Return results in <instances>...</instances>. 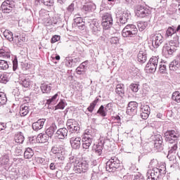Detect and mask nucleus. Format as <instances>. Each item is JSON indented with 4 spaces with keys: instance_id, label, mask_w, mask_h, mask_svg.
<instances>
[{
    "instance_id": "obj_50",
    "label": "nucleus",
    "mask_w": 180,
    "mask_h": 180,
    "mask_svg": "<svg viewBox=\"0 0 180 180\" xmlns=\"http://www.w3.org/2000/svg\"><path fill=\"white\" fill-rule=\"evenodd\" d=\"M65 65L69 68H72L74 66L72 65V60H71V57H67L65 60Z\"/></svg>"
},
{
    "instance_id": "obj_30",
    "label": "nucleus",
    "mask_w": 180,
    "mask_h": 180,
    "mask_svg": "<svg viewBox=\"0 0 180 180\" xmlns=\"http://www.w3.org/2000/svg\"><path fill=\"white\" fill-rule=\"evenodd\" d=\"M0 57H3L4 58H11V50L7 47H2V49H0Z\"/></svg>"
},
{
    "instance_id": "obj_52",
    "label": "nucleus",
    "mask_w": 180,
    "mask_h": 180,
    "mask_svg": "<svg viewBox=\"0 0 180 180\" xmlns=\"http://www.w3.org/2000/svg\"><path fill=\"white\" fill-rule=\"evenodd\" d=\"M176 150H178V143H173V146L169 150V154H173Z\"/></svg>"
},
{
    "instance_id": "obj_46",
    "label": "nucleus",
    "mask_w": 180,
    "mask_h": 180,
    "mask_svg": "<svg viewBox=\"0 0 180 180\" xmlns=\"http://www.w3.org/2000/svg\"><path fill=\"white\" fill-rule=\"evenodd\" d=\"M172 101H175L177 103H180V93L179 91H175L172 96Z\"/></svg>"
},
{
    "instance_id": "obj_14",
    "label": "nucleus",
    "mask_w": 180,
    "mask_h": 180,
    "mask_svg": "<svg viewBox=\"0 0 180 180\" xmlns=\"http://www.w3.org/2000/svg\"><path fill=\"white\" fill-rule=\"evenodd\" d=\"M103 146H105V141L101 140L98 144L94 145L93 147V151L97 157H102L103 153Z\"/></svg>"
},
{
    "instance_id": "obj_1",
    "label": "nucleus",
    "mask_w": 180,
    "mask_h": 180,
    "mask_svg": "<svg viewBox=\"0 0 180 180\" xmlns=\"http://www.w3.org/2000/svg\"><path fill=\"white\" fill-rule=\"evenodd\" d=\"M176 32H180V25L178 27H169L166 30V39L173 36V39L169 42V44H165L162 48V54L166 57L167 56H172L176 51V49L179 47V37L176 34Z\"/></svg>"
},
{
    "instance_id": "obj_64",
    "label": "nucleus",
    "mask_w": 180,
    "mask_h": 180,
    "mask_svg": "<svg viewBox=\"0 0 180 180\" xmlns=\"http://www.w3.org/2000/svg\"><path fill=\"white\" fill-rule=\"evenodd\" d=\"M74 6H75L74 3H72L70 6H68V7L67 8V11H68V12H69V13H72V11L75 9Z\"/></svg>"
},
{
    "instance_id": "obj_58",
    "label": "nucleus",
    "mask_w": 180,
    "mask_h": 180,
    "mask_svg": "<svg viewBox=\"0 0 180 180\" xmlns=\"http://www.w3.org/2000/svg\"><path fill=\"white\" fill-rule=\"evenodd\" d=\"M134 180H146V179H144V176H143V174L138 172L134 175Z\"/></svg>"
},
{
    "instance_id": "obj_8",
    "label": "nucleus",
    "mask_w": 180,
    "mask_h": 180,
    "mask_svg": "<svg viewBox=\"0 0 180 180\" xmlns=\"http://www.w3.org/2000/svg\"><path fill=\"white\" fill-rule=\"evenodd\" d=\"M120 167V160L116 157L111 158L107 162L105 169L108 172H115Z\"/></svg>"
},
{
    "instance_id": "obj_40",
    "label": "nucleus",
    "mask_w": 180,
    "mask_h": 180,
    "mask_svg": "<svg viewBox=\"0 0 180 180\" xmlns=\"http://www.w3.org/2000/svg\"><path fill=\"white\" fill-rule=\"evenodd\" d=\"M98 102H99V98L96 97V99L87 108V110L90 112V113L94 112V109H95V106H96Z\"/></svg>"
},
{
    "instance_id": "obj_19",
    "label": "nucleus",
    "mask_w": 180,
    "mask_h": 180,
    "mask_svg": "<svg viewBox=\"0 0 180 180\" xmlns=\"http://www.w3.org/2000/svg\"><path fill=\"white\" fill-rule=\"evenodd\" d=\"M154 147L157 150H160V151L163 150L164 145L162 144V136L160 134L155 135L154 137Z\"/></svg>"
},
{
    "instance_id": "obj_15",
    "label": "nucleus",
    "mask_w": 180,
    "mask_h": 180,
    "mask_svg": "<svg viewBox=\"0 0 180 180\" xmlns=\"http://www.w3.org/2000/svg\"><path fill=\"white\" fill-rule=\"evenodd\" d=\"M90 29L93 33L96 36H99V33H101V25L96 20H94L91 22L89 25Z\"/></svg>"
},
{
    "instance_id": "obj_35",
    "label": "nucleus",
    "mask_w": 180,
    "mask_h": 180,
    "mask_svg": "<svg viewBox=\"0 0 180 180\" xmlns=\"http://www.w3.org/2000/svg\"><path fill=\"white\" fill-rule=\"evenodd\" d=\"M9 155L6 154L0 158V165H9Z\"/></svg>"
},
{
    "instance_id": "obj_42",
    "label": "nucleus",
    "mask_w": 180,
    "mask_h": 180,
    "mask_svg": "<svg viewBox=\"0 0 180 180\" xmlns=\"http://www.w3.org/2000/svg\"><path fill=\"white\" fill-rule=\"evenodd\" d=\"M86 68V66L85 65V62L82 63L80 64L79 67L77 68L76 69V72L79 75H81L82 72H85V69Z\"/></svg>"
},
{
    "instance_id": "obj_60",
    "label": "nucleus",
    "mask_w": 180,
    "mask_h": 180,
    "mask_svg": "<svg viewBox=\"0 0 180 180\" xmlns=\"http://www.w3.org/2000/svg\"><path fill=\"white\" fill-rule=\"evenodd\" d=\"M110 44H117L118 41H119V37H112L110 38Z\"/></svg>"
},
{
    "instance_id": "obj_18",
    "label": "nucleus",
    "mask_w": 180,
    "mask_h": 180,
    "mask_svg": "<svg viewBox=\"0 0 180 180\" xmlns=\"http://www.w3.org/2000/svg\"><path fill=\"white\" fill-rule=\"evenodd\" d=\"M86 136H89V132H85L84 137L82 138V147L84 150H88L92 144V139Z\"/></svg>"
},
{
    "instance_id": "obj_27",
    "label": "nucleus",
    "mask_w": 180,
    "mask_h": 180,
    "mask_svg": "<svg viewBox=\"0 0 180 180\" xmlns=\"http://www.w3.org/2000/svg\"><path fill=\"white\" fill-rule=\"evenodd\" d=\"M37 143H47V141H49V139H50V137L48 136V134L45 132L44 134L41 133L39 134H38V136H37Z\"/></svg>"
},
{
    "instance_id": "obj_13",
    "label": "nucleus",
    "mask_w": 180,
    "mask_h": 180,
    "mask_svg": "<svg viewBox=\"0 0 180 180\" xmlns=\"http://www.w3.org/2000/svg\"><path fill=\"white\" fill-rule=\"evenodd\" d=\"M139 107V103L136 101H130L128 103L127 108V113L129 116H134V115H137V108Z\"/></svg>"
},
{
    "instance_id": "obj_54",
    "label": "nucleus",
    "mask_w": 180,
    "mask_h": 180,
    "mask_svg": "<svg viewBox=\"0 0 180 180\" xmlns=\"http://www.w3.org/2000/svg\"><path fill=\"white\" fill-rule=\"evenodd\" d=\"M105 109L106 112H109V113H112V112H113V103H108Z\"/></svg>"
},
{
    "instance_id": "obj_7",
    "label": "nucleus",
    "mask_w": 180,
    "mask_h": 180,
    "mask_svg": "<svg viewBox=\"0 0 180 180\" xmlns=\"http://www.w3.org/2000/svg\"><path fill=\"white\" fill-rule=\"evenodd\" d=\"M66 126L69 130V137H72L75 133L78 134L79 130H81L79 124L74 119H70L67 121Z\"/></svg>"
},
{
    "instance_id": "obj_33",
    "label": "nucleus",
    "mask_w": 180,
    "mask_h": 180,
    "mask_svg": "<svg viewBox=\"0 0 180 180\" xmlns=\"http://www.w3.org/2000/svg\"><path fill=\"white\" fill-rule=\"evenodd\" d=\"M168 63L167 62H160L159 64V72L160 74H167L168 68H167Z\"/></svg>"
},
{
    "instance_id": "obj_31",
    "label": "nucleus",
    "mask_w": 180,
    "mask_h": 180,
    "mask_svg": "<svg viewBox=\"0 0 180 180\" xmlns=\"http://www.w3.org/2000/svg\"><path fill=\"white\" fill-rule=\"evenodd\" d=\"M20 84L24 88H30V85H32V81H30L29 77H24L20 80Z\"/></svg>"
},
{
    "instance_id": "obj_51",
    "label": "nucleus",
    "mask_w": 180,
    "mask_h": 180,
    "mask_svg": "<svg viewBox=\"0 0 180 180\" xmlns=\"http://www.w3.org/2000/svg\"><path fill=\"white\" fill-rule=\"evenodd\" d=\"M137 27H138L139 32H143V30H144L146 29V27H147V22H140L138 23Z\"/></svg>"
},
{
    "instance_id": "obj_56",
    "label": "nucleus",
    "mask_w": 180,
    "mask_h": 180,
    "mask_svg": "<svg viewBox=\"0 0 180 180\" xmlns=\"http://www.w3.org/2000/svg\"><path fill=\"white\" fill-rule=\"evenodd\" d=\"M71 60L73 67H75V65H78V63H81V59L79 57L71 58Z\"/></svg>"
},
{
    "instance_id": "obj_4",
    "label": "nucleus",
    "mask_w": 180,
    "mask_h": 180,
    "mask_svg": "<svg viewBox=\"0 0 180 180\" xmlns=\"http://www.w3.org/2000/svg\"><path fill=\"white\" fill-rule=\"evenodd\" d=\"M164 137L166 143H169V144L178 143L180 137L179 131L178 129H169L165 132Z\"/></svg>"
},
{
    "instance_id": "obj_37",
    "label": "nucleus",
    "mask_w": 180,
    "mask_h": 180,
    "mask_svg": "<svg viewBox=\"0 0 180 180\" xmlns=\"http://www.w3.org/2000/svg\"><path fill=\"white\" fill-rule=\"evenodd\" d=\"M96 115H99L101 117H106V116H108V111H106L105 106L102 105L97 110Z\"/></svg>"
},
{
    "instance_id": "obj_49",
    "label": "nucleus",
    "mask_w": 180,
    "mask_h": 180,
    "mask_svg": "<svg viewBox=\"0 0 180 180\" xmlns=\"http://www.w3.org/2000/svg\"><path fill=\"white\" fill-rule=\"evenodd\" d=\"M9 65L8 62L4 60H0V70H8Z\"/></svg>"
},
{
    "instance_id": "obj_55",
    "label": "nucleus",
    "mask_w": 180,
    "mask_h": 180,
    "mask_svg": "<svg viewBox=\"0 0 180 180\" xmlns=\"http://www.w3.org/2000/svg\"><path fill=\"white\" fill-rule=\"evenodd\" d=\"M75 26L78 27L79 30H85V29H86V26H85V22L84 21L79 22V24H76Z\"/></svg>"
},
{
    "instance_id": "obj_6",
    "label": "nucleus",
    "mask_w": 180,
    "mask_h": 180,
    "mask_svg": "<svg viewBox=\"0 0 180 180\" xmlns=\"http://www.w3.org/2000/svg\"><path fill=\"white\" fill-rule=\"evenodd\" d=\"M135 15L137 18H141V19L144 18L150 19L151 18V10L143 6H137L135 8Z\"/></svg>"
},
{
    "instance_id": "obj_45",
    "label": "nucleus",
    "mask_w": 180,
    "mask_h": 180,
    "mask_svg": "<svg viewBox=\"0 0 180 180\" xmlns=\"http://www.w3.org/2000/svg\"><path fill=\"white\" fill-rule=\"evenodd\" d=\"M8 102V98H6V94L4 92H0V106H3Z\"/></svg>"
},
{
    "instance_id": "obj_53",
    "label": "nucleus",
    "mask_w": 180,
    "mask_h": 180,
    "mask_svg": "<svg viewBox=\"0 0 180 180\" xmlns=\"http://www.w3.org/2000/svg\"><path fill=\"white\" fill-rule=\"evenodd\" d=\"M35 161L38 164H41V165H46V159L44 158L36 157Z\"/></svg>"
},
{
    "instance_id": "obj_10",
    "label": "nucleus",
    "mask_w": 180,
    "mask_h": 180,
    "mask_svg": "<svg viewBox=\"0 0 180 180\" xmlns=\"http://www.w3.org/2000/svg\"><path fill=\"white\" fill-rule=\"evenodd\" d=\"M150 40L152 41V47H150L152 51H155V50H157V49L160 47V45L162 44L164 41L162 35L160 33L152 34Z\"/></svg>"
},
{
    "instance_id": "obj_63",
    "label": "nucleus",
    "mask_w": 180,
    "mask_h": 180,
    "mask_svg": "<svg viewBox=\"0 0 180 180\" xmlns=\"http://www.w3.org/2000/svg\"><path fill=\"white\" fill-rule=\"evenodd\" d=\"M58 40H60V36L54 35L53 37H52V38L51 39V43H52V44L57 43V41H58Z\"/></svg>"
},
{
    "instance_id": "obj_39",
    "label": "nucleus",
    "mask_w": 180,
    "mask_h": 180,
    "mask_svg": "<svg viewBox=\"0 0 180 180\" xmlns=\"http://www.w3.org/2000/svg\"><path fill=\"white\" fill-rule=\"evenodd\" d=\"M65 106H67V103L65 102V100L60 99L59 103L55 106V110H57L58 109L63 110Z\"/></svg>"
},
{
    "instance_id": "obj_22",
    "label": "nucleus",
    "mask_w": 180,
    "mask_h": 180,
    "mask_svg": "<svg viewBox=\"0 0 180 180\" xmlns=\"http://www.w3.org/2000/svg\"><path fill=\"white\" fill-rule=\"evenodd\" d=\"M56 131H57V124L56 122H52L49 127L46 129L45 133L51 139L56 134Z\"/></svg>"
},
{
    "instance_id": "obj_59",
    "label": "nucleus",
    "mask_w": 180,
    "mask_h": 180,
    "mask_svg": "<svg viewBox=\"0 0 180 180\" xmlns=\"http://www.w3.org/2000/svg\"><path fill=\"white\" fill-rule=\"evenodd\" d=\"M18 58L15 57L13 60V70L16 71L18 70Z\"/></svg>"
},
{
    "instance_id": "obj_32",
    "label": "nucleus",
    "mask_w": 180,
    "mask_h": 180,
    "mask_svg": "<svg viewBox=\"0 0 180 180\" xmlns=\"http://www.w3.org/2000/svg\"><path fill=\"white\" fill-rule=\"evenodd\" d=\"M41 91L42 94H50L51 92V84H47L43 83L41 84Z\"/></svg>"
},
{
    "instance_id": "obj_3",
    "label": "nucleus",
    "mask_w": 180,
    "mask_h": 180,
    "mask_svg": "<svg viewBox=\"0 0 180 180\" xmlns=\"http://www.w3.org/2000/svg\"><path fill=\"white\" fill-rule=\"evenodd\" d=\"M139 33V30L135 25L128 24L125 26V27L122 31V37H127L128 39H131L136 40V41H139V36L137 35Z\"/></svg>"
},
{
    "instance_id": "obj_21",
    "label": "nucleus",
    "mask_w": 180,
    "mask_h": 180,
    "mask_svg": "<svg viewBox=\"0 0 180 180\" xmlns=\"http://www.w3.org/2000/svg\"><path fill=\"white\" fill-rule=\"evenodd\" d=\"M44 123H46V119H39L37 122L32 123V129L34 131H39V130H41L44 126Z\"/></svg>"
},
{
    "instance_id": "obj_16",
    "label": "nucleus",
    "mask_w": 180,
    "mask_h": 180,
    "mask_svg": "<svg viewBox=\"0 0 180 180\" xmlns=\"http://www.w3.org/2000/svg\"><path fill=\"white\" fill-rule=\"evenodd\" d=\"M63 150L64 149L63 148V147H61V146L55 145L51 148V153H53V154H58V160H60V161H64V160H65V158L63 156Z\"/></svg>"
},
{
    "instance_id": "obj_20",
    "label": "nucleus",
    "mask_w": 180,
    "mask_h": 180,
    "mask_svg": "<svg viewBox=\"0 0 180 180\" xmlns=\"http://www.w3.org/2000/svg\"><path fill=\"white\" fill-rule=\"evenodd\" d=\"M55 134L59 140H64L67 139V136H68V129L65 127L58 129Z\"/></svg>"
},
{
    "instance_id": "obj_61",
    "label": "nucleus",
    "mask_w": 180,
    "mask_h": 180,
    "mask_svg": "<svg viewBox=\"0 0 180 180\" xmlns=\"http://www.w3.org/2000/svg\"><path fill=\"white\" fill-rule=\"evenodd\" d=\"M150 112H141L140 116L143 120H147V119H148V116H150Z\"/></svg>"
},
{
    "instance_id": "obj_47",
    "label": "nucleus",
    "mask_w": 180,
    "mask_h": 180,
    "mask_svg": "<svg viewBox=\"0 0 180 180\" xmlns=\"http://www.w3.org/2000/svg\"><path fill=\"white\" fill-rule=\"evenodd\" d=\"M141 112H143V113H150L151 112V109L150 108V106L146 104L141 105Z\"/></svg>"
},
{
    "instance_id": "obj_24",
    "label": "nucleus",
    "mask_w": 180,
    "mask_h": 180,
    "mask_svg": "<svg viewBox=\"0 0 180 180\" xmlns=\"http://www.w3.org/2000/svg\"><path fill=\"white\" fill-rule=\"evenodd\" d=\"M129 19H130V13L124 11L119 17V22L120 25H126L129 22Z\"/></svg>"
},
{
    "instance_id": "obj_43",
    "label": "nucleus",
    "mask_w": 180,
    "mask_h": 180,
    "mask_svg": "<svg viewBox=\"0 0 180 180\" xmlns=\"http://www.w3.org/2000/svg\"><path fill=\"white\" fill-rule=\"evenodd\" d=\"M40 5H44V6H53L54 5V0H39Z\"/></svg>"
},
{
    "instance_id": "obj_26",
    "label": "nucleus",
    "mask_w": 180,
    "mask_h": 180,
    "mask_svg": "<svg viewBox=\"0 0 180 180\" xmlns=\"http://www.w3.org/2000/svg\"><path fill=\"white\" fill-rule=\"evenodd\" d=\"M138 61L144 64L147 61V52L146 50H141L138 53Z\"/></svg>"
},
{
    "instance_id": "obj_9",
    "label": "nucleus",
    "mask_w": 180,
    "mask_h": 180,
    "mask_svg": "<svg viewBox=\"0 0 180 180\" xmlns=\"http://www.w3.org/2000/svg\"><path fill=\"white\" fill-rule=\"evenodd\" d=\"M101 25L103 26V29L104 30V34L108 33V29L113 25V18H112V14L109 13H105L102 17V22Z\"/></svg>"
},
{
    "instance_id": "obj_12",
    "label": "nucleus",
    "mask_w": 180,
    "mask_h": 180,
    "mask_svg": "<svg viewBox=\"0 0 180 180\" xmlns=\"http://www.w3.org/2000/svg\"><path fill=\"white\" fill-rule=\"evenodd\" d=\"M15 8V1L13 0H6L1 6L3 13H11Z\"/></svg>"
},
{
    "instance_id": "obj_48",
    "label": "nucleus",
    "mask_w": 180,
    "mask_h": 180,
    "mask_svg": "<svg viewBox=\"0 0 180 180\" xmlns=\"http://www.w3.org/2000/svg\"><path fill=\"white\" fill-rule=\"evenodd\" d=\"M139 86H140V84L132 83L130 84L129 89H131V91H132V92L136 93V92H139V89H140Z\"/></svg>"
},
{
    "instance_id": "obj_28",
    "label": "nucleus",
    "mask_w": 180,
    "mask_h": 180,
    "mask_svg": "<svg viewBox=\"0 0 180 180\" xmlns=\"http://www.w3.org/2000/svg\"><path fill=\"white\" fill-rule=\"evenodd\" d=\"M115 94L120 96V98H123L124 96V84H118L116 86Z\"/></svg>"
},
{
    "instance_id": "obj_44",
    "label": "nucleus",
    "mask_w": 180,
    "mask_h": 180,
    "mask_svg": "<svg viewBox=\"0 0 180 180\" xmlns=\"http://www.w3.org/2000/svg\"><path fill=\"white\" fill-rule=\"evenodd\" d=\"M13 42L15 43V44H19V43H22V41H23V40H25V38L23 37H20V34H14L13 36Z\"/></svg>"
},
{
    "instance_id": "obj_36",
    "label": "nucleus",
    "mask_w": 180,
    "mask_h": 180,
    "mask_svg": "<svg viewBox=\"0 0 180 180\" xmlns=\"http://www.w3.org/2000/svg\"><path fill=\"white\" fill-rule=\"evenodd\" d=\"M15 142L18 144H22L25 141V136L22 132L17 134L14 138Z\"/></svg>"
},
{
    "instance_id": "obj_29",
    "label": "nucleus",
    "mask_w": 180,
    "mask_h": 180,
    "mask_svg": "<svg viewBox=\"0 0 180 180\" xmlns=\"http://www.w3.org/2000/svg\"><path fill=\"white\" fill-rule=\"evenodd\" d=\"M11 77H12V73L4 72L0 74V82L1 84H6L9 82V79H11Z\"/></svg>"
},
{
    "instance_id": "obj_25",
    "label": "nucleus",
    "mask_w": 180,
    "mask_h": 180,
    "mask_svg": "<svg viewBox=\"0 0 180 180\" xmlns=\"http://www.w3.org/2000/svg\"><path fill=\"white\" fill-rule=\"evenodd\" d=\"M30 110V108L29 107V104L25 103L24 104L21 105L20 107V116L22 117H25V116H27Z\"/></svg>"
},
{
    "instance_id": "obj_17",
    "label": "nucleus",
    "mask_w": 180,
    "mask_h": 180,
    "mask_svg": "<svg viewBox=\"0 0 180 180\" xmlns=\"http://www.w3.org/2000/svg\"><path fill=\"white\" fill-rule=\"evenodd\" d=\"M70 138V143L71 144L72 148H73V150H79V148L81 147V137H73L72 136Z\"/></svg>"
},
{
    "instance_id": "obj_41",
    "label": "nucleus",
    "mask_w": 180,
    "mask_h": 180,
    "mask_svg": "<svg viewBox=\"0 0 180 180\" xmlns=\"http://www.w3.org/2000/svg\"><path fill=\"white\" fill-rule=\"evenodd\" d=\"M4 36L6 39H7V40H8V41H13V34L12 33V32L6 30L4 32Z\"/></svg>"
},
{
    "instance_id": "obj_57",
    "label": "nucleus",
    "mask_w": 180,
    "mask_h": 180,
    "mask_svg": "<svg viewBox=\"0 0 180 180\" xmlns=\"http://www.w3.org/2000/svg\"><path fill=\"white\" fill-rule=\"evenodd\" d=\"M20 67L23 71H27L30 68V65L27 63H21Z\"/></svg>"
},
{
    "instance_id": "obj_34",
    "label": "nucleus",
    "mask_w": 180,
    "mask_h": 180,
    "mask_svg": "<svg viewBox=\"0 0 180 180\" xmlns=\"http://www.w3.org/2000/svg\"><path fill=\"white\" fill-rule=\"evenodd\" d=\"M33 155H34V152L33 151V149H32V148H25L24 157L26 160H30V158H32Z\"/></svg>"
},
{
    "instance_id": "obj_2",
    "label": "nucleus",
    "mask_w": 180,
    "mask_h": 180,
    "mask_svg": "<svg viewBox=\"0 0 180 180\" xmlns=\"http://www.w3.org/2000/svg\"><path fill=\"white\" fill-rule=\"evenodd\" d=\"M167 174V167L165 164H162L159 167H153L152 169H148L146 173L147 180H158Z\"/></svg>"
},
{
    "instance_id": "obj_23",
    "label": "nucleus",
    "mask_w": 180,
    "mask_h": 180,
    "mask_svg": "<svg viewBox=\"0 0 180 180\" xmlns=\"http://www.w3.org/2000/svg\"><path fill=\"white\" fill-rule=\"evenodd\" d=\"M96 9V5L94 3H89L83 6L82 11L85 13H90Z\"/></svg>"
},
{
    "instance_id": "obj_38",
    "label": "nucleus",
    "mask_w": 180,
    "mask_h": 180,
    "mask_svg": "<svg viewBox=\"0 0 180 180\" xmlns=\"http://www.w3.org/2000/svg\"><path fill=\"white\" fill-rule=\"evenodd\" d=\"M60 94L61 93L58 91L55 95H53L51 98L46 100V105H51L52 103H54L56 101H57V99L58 98V96H60Z\"/></svg>"
},
{
    "instance_id": "obj_11",
    "label": "nucleus",
    "mask_w": 180,
    "mask_h": 180,
    "mask_svg": "<svg viewBox=\"0 0 180 180\" xmlns=\"http://www.w3.org/2000/svg\"><path fill=\"white\" fill-rule=\"evenodd\" d=\"M158 60H160V58L158 56H153L152 58H150L148 63L146 65V71H148L151 74L157 71Z\"/></svg>"
},
{
    "instance_id": "obj_5",
    "label": "nucleus",
    "mask_w": 180,
    "mask_h": 180,
    "mask_svg": "<svg viewBox=\"0 0 180 180\" xmlns=\"http://www.w3.org/2000/svg\"><path fill=\"white\" fill-rule=\"evenodd\" d=\"M89 168V165L86 160H75L73 167V171L76 174H82L86 172Z\"/></svg>"
},
{
    "instance_id": "obj_62",
    "label": "nucleus",
    "mask_w": 180,
    "mask_h": 180,
    "mask_svg": "<svg viewBox=\"0 0 180 180\" xmlns=\"http://www.w3.org/2000/svg\"><path fill=\"white\" fill-rule=\"evenodd\" d=\"M74 20H75V25H78V24L81 23L82 22H84V19H82V17H75L74 18Z\"/></svg>"
}]
</instances>
